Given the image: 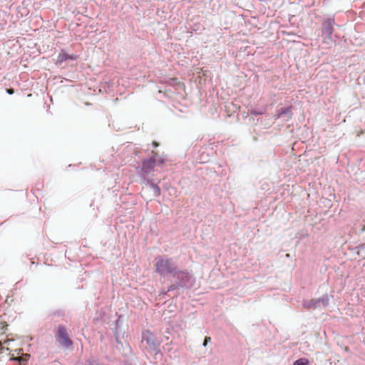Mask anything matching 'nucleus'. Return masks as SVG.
<instances>
[{"label": "nucleus", "mask_w": 365, "mask_h": 365, "mask_svg": "<svg viewBox=\"0 0 365 365\" xmlns=\"http://www.w3.org/2000/svg\"><path fill=\"white\" fill-rule=\"evenodd\" d=\"M323 32L327 34L329 36H331L332 34V27L331 22L330 20L326 21L324 24Z\"/></svg>", "instance_id": "0eeeda50"}, {"label": "nucleus", "mask_w": 365, "mask_h": 365, "mask_svg": "<svg viewBox=\"0 0 365 365\" xmlns=\"http://www.w3.org/2000/svg\"><path fill=\"white\" fill-rule=\"evenodd\" d=\"M155 163L156 160L155 159L154 156L150 159L143 160L142 163L141 171L144 174L150 173L151 171L153 170L155 166Z\"/></svg>", "instance_id": "7ed1b4c3"}, {"label": "nucleus", "mask_w": 365, "mask_h": 365, "mask_svg": "<svg viewBox=\"0 0 365 365\" xmlns=\"http://www.w3.org/2000/svg\"><path fill=\"white\" fill-rule=\"evenodd\" d=\"M210 341V337L206 336L204 340L203 346H206L207 342Z\"/></svg>", "instance_id": "9d476101"}, {"label": "nucleus", "mask_w": 365, "mask_h": 365, "mask_svg": "<svg viewBox=\"0 0 365 365\" xmlns=\"http://www.w3.org/2000/svg\"><path fill=\"white\" fill-rule=\"evenodd\" d=\"M160 83H165L168 86L174 87L175 89L178 88H182V90H185V84L182 82L178 81L177 78H172L170 80L167 81H160Z\"/></svg>", "instance_id": "423d86ee"}, {"label": "nucleus", "mask_w": 365, "mask_h": 365, "mask_svg": "<svg viewBox=\"0 0 365 365\" xmlns=\"http://www.w3.org/2000/svg\"><path fill=\"white\" fill-rule=\"evenodd\" d=\"M78 56L75 54H68L65 52L64 50H62L57 57L56 63L61 65L63 61L66 60H76Z\"/></svg>", "instance_id": "39448f33"}, {"label": "nucleus", "mask_w": 365, "mask_h": 365, "mask_svg": "<svg viewBox=\"0 0 365 365\" xmlns=\"http://www.w3.org/2000/svg\"><path fill=\"white\" fill-rule=\"evenodd\" d=\"M153 145H154L155 147L158 146V143H156V142H153Z\"/></svg>", "instance_id": "ddd939ff"}, {"label": "nucleus", "mask_w": 365, "mask_h": 365, "mask_svg": "<svg viewBox=\"0 0 365 365\" xmlns=\"http://www.w3.org/2000/svg\"><path fill=\"white\" fill-rule=\"evenodd\" d=\"M291 112H292V107L283 108V109L280 110L277 118H280L281 116H282L283 115H285L287 113H291Z\"/></svg>", "instance_id": "1a4fd4ad"}, {"label": "nucleus", "mask_w": 365, "mask_h": 365, "mask_svg": "<svg viewBox=\"0 0 365 365\" xmlns=\"http://www.w3.org/2000/svg\"><path fill=\"white\" fill-rule=\"evenodd\" d=\"M363 231L365 230V225L364 226L363 229H362Z\"/></svg>", "instance_id": "4468645a"}, {"label": "nucleus", "mask_w": 365, "mask_h": 365, "mask_svg": "<svg viewBox=\"0 0 365 365\" xmlns=\"http://www.w3.org/2000/svg\"><path fill=\"white\" fill-rule=\"evenodd\" d=\"M142 338L151 349H155L158 346V344L155 342L153 334L149 330H145L143 332Z\"/></svg>", "instance_id": "20e7f679"}, {"label": "nucleus", "mask_w": 365, "mask_h": 365, "mask_svg": "<svg viewBox=\"0 0 365 365\" xmlns=\"http://www.w3.org/2000/svg\"><path fill=\"white\" fill-rule=\"evenodd\" d=\"M154 187L158 190V194H160V189L158 185H154Z\"/></svg>", "instance_id": "f8f14e48"}, {"label": "nucleus", "mask_w": 365, "mask_h": 365, "mask_svg": "<svg viewBox=\"0 0 365 365\" xmlns=\"http://www.w3.org/2000/svg\"><path fill=\"white\" fill-rule=\"evenodd\" d=\"M57 337L60 344L63 346L68 347L73 344L72 341L68 336L66 329L63 326L58 327Z\"/></svg>", "instance_id": "f03ea898"}, {"label": "nucleus", "mask_w": 365, "mask_h": 365, "mask_svg": "<svg viewBox=\"0 0 365 365\" xmlns=\"http://www.w3.org/2000/svg\"><path fill=\"white\" fill-rule=\"evenodd\" d=\"M154 267L155 272L160 276L170 275L178 277L180 274L186 276L188 274L186 270L179 271L178 267L169 258H157Z\"/></svg>", "instance_id": "f257e3e1"}, {"label": "nucleus", "mask_w": 365, "mask_h": 365, "mask_svg": "<svg viewBox=\"0 0 365 365\" xmlns=\"http://www.w3.org/2000/svg\"><path fill=\"white\" fill-rule=\"evenodd\" d=\"M309 361L308 359L305 358L299 359L297 361H295L293 364V365H309Z\"/></svg>", "instance_id": "6e6552de"}, {"label": "nucleus", "mask_w": 365, "mask_h": 365, "mask_svg": "<svg viewBox=\"0 0 365 365\" xmlns=\"http://www.w3.org/2000/svg\"><path fill=\"white\" fill-rule=\"evenodd\" d=\"M6 92H7L9 94L11 95V94H13V93H14V89H13V88H8V89H6Z\"/></svg>", "instance_id": "9b49d317"}]
</instances>
